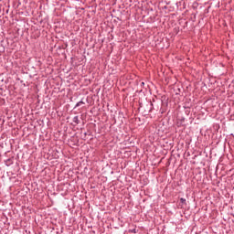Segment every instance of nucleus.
Instances as JSON below:
<instances>
[{"label":"nucleus","mask_w":234,"mask_h":234,"mask_svg":"<svg viewBox=\"0 0 234 234\" xmlns=\"http://www.w3.org/2000/svg\"><path fill=\"white\" fill-rule=\"evenodd\" d=\"M180 207H184V206H187V203L186 202V198L181 197L180 198Z\"/></svg>","instance_id":"nucleus-1"}]
</instances>
